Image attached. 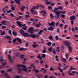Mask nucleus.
<instances>
[{
	"label": "nucleus",
	"instance_id": "nucleus-32",
	"mask_svg": "<svg viewBox=\"0 0 78 78\" xmlns=\"http://www.w3.org/2000/svg\"><path fill=\"white\" fill-rule=\"evenodd\" d=\"M37 78H40L41 76L42 77L43 76V75H40V76H39L38 74L37 75Z\"/></svg>",
	"mask_w": 78,
	"mask_h": 78
},
{
	"label": "nucleus",
	"instance_id": "nucleus-16",
	"mask_svg": "<svg viewBox=\"0 0 78 78\" xmlns=\"http://www.w3.org/2000/svg\"><path fill=\"white\" fill-rule=\"evenodd\" d=\"M12 34L14 36H17V32L15 31H12Z\"/></svg>",
	"mask_w": 78,
	"mask_h": 78
},
{
	"label": "nucleus",
	"instance_id": "nucleus-12",
	"mask_svg": "<svg viewBox=\"0 0 78 78\" xmlns=\"http://www.w3.org/2000/svg\"><path fill=\"white\" fill-rule=\"evenodd\" d=\"M54 29V27H50L48 29V30H51V31H53V30Z\"/></svg>",
	"mask_w": 78,
	"mask_h": 78
},
{
	"label": "nucleus",
	"instance_id": "nucleus-43",
	"mask_svg": "<svg viewBox=\"0 0 78 78\" xmlns=\"http://www.w3.org/2000/svg\"><path fill=\"white\" fill-rule=\"evenodd\" d=\"M5 34V32L4 31L2 33L0 34V35H1V36H2L3 35Z\"/></svg>",
	"mask_w": 78,
	"mask_h": 78
},
{
	"label": "nucleus",
	"instance_id": "nucleus-64",
	"mask_svg": "<svg viewBox=\"0 0 78 78\" xmlns=\"http://www.w3.org/2000/svg\"><path fill=\"white\" fill-rule=\"evenodd\" d=\"M71 30H72V32H74L75 31V29L73 28H72Z\"/></svg>",
	"mask_w": 78,
	"mask_h": 78
},
{
	"label": "nucleus",
	"instance_id": "nucleus-10",
	"mask_svg": "<svg viewBox=\"0 0 78 78\" xmlns=\"http://www.w3.org/2000/svg\"><path fill=\"white\" fill-rule=\"evenodd\" d=\"M20 0H15L14 1L15 2H16V4H18L19 5L20 4Z\"/></svg>",
	"mask_w": 78,
	"mask_h": 78
},
{
	"label": "nucleus",
	"instance_id": "nucleus-39",
	"mask_svg": "<svg viewBox=\"0 0 78 78\" xmlns=\"http://www.w3.org/2000/svg\"><path fill=\"white\" fill-rule=\"evenodd\" d=\"M32 46H33L34 48H36V47H37L36 45L34 44H32Z\"/></svg>",
	"mask_w": 78,
	"mask_h": 78
},
{
	"label": "nucleus",
	"instance_id": "nucleus-55",
	"mask_svg": "<svg viewBox=\"0 0 78 78\" xmlns=\"http://www.w3.org/2000/svg\"><path fill=\"white\" fill-rule=\"evenodd\" d=\"M21 71H23V70H19L18 69V73H21Z\"/></svg>",
	"mask_w": 78,
	"mask_h": 78
},
{
	"label": "nucleus",
	"instance_id": "nucleus-3",
	"mask_svg": "<svg viewBox=\"0 0 78 78\" xmlns=\"http://www.w3.org/2000/svg\"><path fill=\"white\" fill-rule=\"evenodd\" d=\"M16 40H17L18 41H19V42L20 43H22L21 40V39L19 38H16V39H13V40H12V42H16Z\"/></svg>",
	"mask_w": 78,
	"mask_h": 78
},
{
	"label": "nucleus",
	"instance_id": "nucleus-49",
	"mask_svg": "<svg viewBox=\"0 0 78 78\" xmlns=\"http://www.w3.org/2000/svg\"><path fill=\"white\" fill-rule=\"evenodd\" d=\"M2 66H5V65H6V62H4V63H2Z\"/></svg>",
	"mask_w": 78,
	"mask_h": 78
},
{
	"label": "nucleus",
	"instance_id": "nucleus-52",
	"mask_svg": "<svg viewBox=\"0 0 78 78\" xmlns=\"http://www.w3.org/2000/svg\"><path fill=\"white\" fill-rule=\"evenodd\" d=\"M12 71L11 69H8L7 71L8 72H11Z\"/></svg>",
	"mask_w": 78,
	"mask_h": 78
},
{
	"label": "nucleus",
	"instance_id": "nucleus-25",
	"mask_svg": "<svg viewBox=\"0 0 78 78\" xmlns=\"http://www.w3.org/2000/svg\"><path fill=\"white\" fill-rule=\"evenodd\" d=\"M24 50V48H21L19 49V50L20 51H22L23 50Z\"/></svg>",
	"mask_w": 78,
	"mask_h": 78
},
{
	"label": "nucleus",
	"instance_id": "nucleus-45",
	"mask_svg": "<svg viewBox=\"0 0 78 78\" xmlns=\"http://www.w3.org/2000/svg\"><path fill=\"white\" fill-rule=\"evenodd\" d=\"M48 8L49 9L51 10L52 9H53V8L51 6H48Z\"/></svg>",
	"mask_w": 78,
	"mask_h": 78
},
{
	"label": "nucleus",
	"instance_id": "nucleus-50",
	"mask_svg": "<svg viewBox=\"0 0 78 78\" xmlns=\"http://www.w3.org/2000/svg\"><path fill=\"white\" fill-rule=\"evenodd\" d=\"M8 57L9 59H11V56L9 55H8Z\"/></svg>",
	"mask_w": 78,
	"mask_h": 78
},
{
	"label": "nucleus",
	"instance_id": "nucleus-57",
	"mask_svg": "<svg viewBox=\"0 0 78 78\" xmlns=\"http://www.w3.org/2000/svg\"><path fill=\"white\" fill-rule=\"evenodd\" d=\"M20 31L22 32V33L24 34V30H23L22 29H20Z\"/></svg>",
	"mask_w": 78,
	"mask_h": 78
},
{
	"label": "nucleus",
	"instance_id": "nucleus-17",
	"mask_svg": "<svg viewBox=\"0 0 78 78\" xmlns=\"http://www.w3.org/2000/svg\"><path fill=\"white\" fill-rule=\"evenodd\" d=\"M51 43H52L51 42H48V43H47V45L48 46H50L51 45Z\"/></svg>",
	"mask_w": 78,
	"mask_h": 78
},
{
	"label": "nucleus",
	"instance_id": "nucleus-31",
	"mask_svg": "<svg viewBox=\"0 0 78 78\" xmlns=\"http://www.w3.org/2000/svg\"><path fill=\"white\" fill-rule=\"evenodd\" d=\"M52 49L51 48H50L48 49V51L50 52H52Z\"/></svg>",
	"mask_w": 78,
	"mask_h": 78
},
{
	"label": "nucleus",
	"instance_id": "nucleus-47",
	"mask_svg": "<svg viewBox=\"0 0 78 78\" xmlns=\"http://www.w3.org/2000/svg\"><path fill=\"white\" fill-rule=\"evenodd\" d=\"M10 16L11 17H14V14L12 13H10Z\"/></svg>",
	"mask_w": 78,
	"mask_h": 78
},
{
	"label": "nucleus",
	"instance_id": "nucleus-60",
	"mask_svg": "<svg viewBox=\"0 0 78 78\" xmlns=\"http://www.w3.org/2000/svg\"><path fill=\"white\" fill-rule=\"evenodd\" d=\"M5 71L4 70H2L1 71V73L2 74H3L5 73Z\"/></svg>",
	"mask_w": 78,
	"mask_h": 78
},
{
	"label": "nucleus",
	"instance_id": "nucleus-6",
	"mask_svg": "<svg viewBox=\"0 0 78 78\" xmlns=\"http://www.w3.org/2000/svg\"><path fill=\"white\" fill-rule=\"evenodd\" d=\"M23 36L25 37H30V34H29L28 33H25V34H23Z\"/></svg>",
	"mask_w": 78,
	"mask_h": 78
},
{
	"label": "nucleus",
	"instance_id": "nucleus-14",
	"mask_svg": "<svg viewBox=\"0 0 78 78\" xmlns=\"http://www.w3.org/2000/svg\"><path fill=\"white\" fill-rule=\"evenodd\" d=\"M35 68V66H33V70H34V72H35L36 73H38L39 71L38 69H37L36 70Z\"/></svg>",
	"mask_w": 78,
	"mask_h": 78
},
{
	"label": "nucleus",
	"instance_id": "nucleus-29",
	"mask_svg": "<svg viewBox=\"0 0 78 78\" xmlns=\"http://www.w3.org/2000/svg\"><path fill=\"white\" fill-rule=\"evenodd\" d=\"M48 26L49 27H52L53 26V25H52L51 23H48Z\"/></svg>",
	"mask_w": 78,
	"mask_h": 78
},
{
	"label": "nucleus",
	"instance_id": "nucleus-58",
	"mask_svg": "<svg viewBox=\"0 0 78 78\" xmlns=\"http://www.w3.org/2000/svg\"><path fill=\"white\" fill-rule=\"evenodd\" d=\"M34 31H31L30 32V34H34Z\"/></svg>",
	"mask_w": 78,
	"mask_h": 78
},
{
	"label": "nucleus",
	"instance_id": "nucleus-33",
	"mask_svg": "<svg viewBox=\"0 0 78 78\" xmlns=\"http://www.w3.org/2000/svg\"><path fill=\"white\" fill-rule=\"evenodd\" d=\"M55 37L56 40L58 41V40L59 37H58V36H55Z\"/></svg>",
	"mask_w": 78,
	"mask_h": 78
},
{
	"label": "nucleus",
	"instance_id": "nucleus-28",
	"mask_svg": "<svg viewBox=\"0 0 78 78\" xmlns=\"http://www.w3.org/2000/svg\"><path fill=\"white\" fill-rule=\"evenodd\" d=\"M40 27V26L38 25V24H37H37H35V27H36V28H39Z\"/></svg>",
	"mask_w": 78,
	"mask_h": 78
},
{
	"label": "nucleus",
	"instance_id": "nucleus-1",
	"mask_svg": "<svg viewBox=\"0 0 78 78\" xmlns=\"http://www.w3.org/2000/svg\"><path fill=\"white\" fill-rule=\"evenodd\" d=\"M17 66L18 67H21L24 68L23 69H20V68H18V69L19 70H22L23 71H24L25 72H27L28 71L27 69L26 68V67L25 65H23L21 64H18L17 65Z\"/></svg>",
	"mask_w": 78,
	"mask_h": 78
},
{
	"label": "nucleus",
	"instance_id": "nucleus-63",
	"mask_svg": "<svg viewBox=\"0 0 78 78\" xmlns=\"http://www.w3.org/2000/svg\"><path fill=\"white\" fill-rule=\"evenodd\" d=\"M74 37L75 38L78 37V34L75 35V36H74Z\"/></svg>",
	"mask_w": 78,
	"mask_h": 78
},
{
	"label": "nucleus",
	"instance_id": "nucleus-38",
	"mask_svg": "<svg viewBox=\"0 0 78 78\" xmlns=\"http://www.w3.org/2000/svg\"><path fill=\"white\" fill-rule=\"evenodd\" d=\"M70 23L71 24V26H73V20H72L70 22Z\"/></svg>",
	"mask_w": 78,
	"mask_h": 78
},
{
	"label": "nucleus",
	"instance_id": "nucleus-37",
	"mask_svg": "<svg viewBox=\"0 0 78 78\" xmlns=\"http://www.w3.org/2000/svg\"><path fill=\"white\" fill-rule=\"evenodd\" d=\"M4 37L5 38H7V39H9L10 38V37H9V36H4Z\"/></svg>",
	"mask_w": 78,
	"mask_h": 78
},
{
	"label": "nucleus",
	"instance_id": "nucleus-62",
	"mask_svg": "<svg viewBox=\"0 0 78 78\" xmlns=\"http://www.w3.org/2000/svg\"><path fill=\"white\" fill-rule=\"evenodd\" d=\"M60 72H61L62 73H63V70H62V69H60Z\"/></svg>",
	"mask_w": 78,
	"mask_h": 78
},
{
	"label": "nucleus",
	"instance_id": "nucleus-36",
	"mask_svg": "<svg viewBox=\"0 0 78 78\" xmlns=\"http://www.w3.org/2000/svg\"><path fill=\"white\" fill-rule=\"evenodd\" d=\"M41 55V54H38V55L37 56V58H41V56H40Z\"/></svg>",
	"mask_w": 78,
	"mask_h": 78
},
{
	"label": "nucleus",
	"instance_id": "nucleus-26",
	"mask_svg": "<svg viewBox=\"0 0 78 78\" xmlns=\"http://www.w3.org/2000/svg\"><path fill=\"white\" fill-rule=\"evenodd\" d=\"M66 47H68V49L69 50L72 49V48L70 46H66Z\"/></svg>",
	"mask_w": 78,
	"mask_h": 78
},
{
	"label": "nucleus",
	"instance_id": "nucleus-30",
	"mask_svg": "<svg viewBox=\"0 0 78 78\" xmlns=\"http://www.w3.org/2000/svg\"><path fill=\"white\" fill-rule=\"evenodd\" d=\"M57 8L58 9H60V10H62L63 9V7L62 6L59 7H58Z\"/></svg>",
	"mask_w": 78,
	"mask_h": 78
},
{
	"label": "nucleus",
	"instance_id": "nucleus-59",
	"mask_svg": "<svg viewBox=\"0 0 78 78\" xmlns=\"http://www.w3.org/2000/svg\"><path fill=\"white\" fill-rule=\"evenodd\" d=\"M59 24V23L58 22H57L56 24V25H55V26L57 27V26H58Z\"/></svg>",
	"mask_w": 78,
	"mask_h": 78
},
{
	"label": "nucleus",
	"instance_id": "nucleus-40",
	"mask_svg": "<svg viewBox=\"0 0 78 78\" xmlns=\"http://www.w3.org/2000/svg\"><path fill=\"white\" fill-rule=\"evenodd\" d=\"M46 49H44V50H43V51H42V53H46Z\"/></svg>",
	"mask_w": 78,
	"mask_h": 78
},
{
	"label": "nucleus",
	"instance_id": "nucleus-51",
	"mask_svg": "<svg viewBox=\"0 0 78 78\" xmlns=\"http://www.w3.org/2000/svg\"><path fill=\"white\" fill-rule=\"evenodd\" d=\"M15 7H12V8H11V9L12 10V11H14L15 10Z\"/></svg>",
	"mask_w": 78,
	"mask_h": 78
},
{
	"label": "nucleus",
	"instance_id": "nucleus-54",
	"mask_svg": "<svg viewBox=\"0 0 78 78\" xmlns=\"http://www.w3.org/2000/svg\"><path fill=\"white\" fill-rule=\"evenodd\" d=\"M39 31V30H33V31L34 32H38Z\"/></svg>",
	"mask_w": 78,
	"mask_h": 78
},
{
	"label": "nucleus",
	"instance_id": "nucleus-11",
	"mask_svg": "<svg viewBox=\"0 0 78 78\" xmlns=\"http://www.w3.org/2000/svg\"><path fill=\"white\" fill-rule=\"evenodd\" d=\"M30 37L33 38H35L36 37V35L35 34H30Z\"/></svg>",
	"mask_w": 78,
	"mask_h": 78
},
{
	"label": "nucleus",
	"instance_id": "nucleus-34",
	"mask_svg": "<svg viewBox=\"0 0 78 78\" xmlns=\"http://www.w3.org/2000/svg\"><path fill=\"white\" fill-rule=\"evenodd\" d=\"M51 24H52V25H53V26L55 25V22L54 21H52V22H51Z\"/></svg>",
	"mask_w": 78,
	"mask_h": 78
},
{
	"label": "nucleus",
	"instance_id": "nucleus-15",
	"mask_svg": "<svg viewBox=\"0 0 78 78\" xmlns=\"http://www.w3.org/2000/svg\"><path fill=\"white\" fill-rule=\"evenodd\" d=\"M43 32H44V30H40L38 32V35H42V34H41V33H42Z\"/></svg>",
	"mask_w": 78,
	"mask_h": 78
},
{
	"label": "nucleus",
	"instance_id": "nucleus-2",
	"mask_svg": "<svg viewBox=\"0 0 78 78\" xmlns=\"http://www.w3.org/2000/svg\"><path fill=\"white\" fill-rule=\"evenodd\" d=\"M55 14L57 16H55L54 18H55L58 19L59 17V16L61 15L60 13V11L59 10H58L55 12Z\"/></svg>",
	"mask_w": 78,
	"mask_h": 78
},
{
	"label": "nucleus",
	"instance_id": "nucleus-4",
	"mask_svg": "<svg viewBox=\"0 0 78 78\" xmlns=\"http://www.w3.org/2000/svg\"><path fill=\"white\" fill-rule=\"evenodd\" d=\"M30 12L32 14L35 15H37V11L34 10L33 9H30Z\"/></svg>",
	"mask_w": 78,
	"mask_h": 78
},
{
	"label": "nucleus",
	"instance_id": "nucleus-27",
	"mask_svg": "<svg viewBox=\"0 0 78 78\" xmlns=\"http://www.w3.org/2000/svg\"><path fill=\"white\" fill-rule=\"evenodd\" d=\"M66 58L67 59H68V56H69V53H67L66 54Z\"/></svg>",
	"mask_w": 78,
	"mask_h": 78
},
{
	"label": "nucleus",
	"instance_id": "nucleus-42",
	"mask_svg": "<svg viewBox=\"0 0 78 78\" xmlns=\"http://www.w3.org/2000/svg\"><path fill=\"white\" fill-rule=\"evenodd\" d=\"M49 39L51 40H52L53 39V37H52V36H50L49 37Z\"/></svg>",
	"mask_w": 78,
	"mask_h": 78
},
{
	"label": "nucleus",
	"instance_id": "nucleus-5",
	"mask_svg": "<svg viewBox=\"0 0 78 78\" xmlns=\"http://www.w3.org/2000/svg\"><path fill=\"white\" fill-rule=\"evenodd\" d=\"M64 43H65V45L66 47L70 46L71 45H72L71 43L67 41H65Z\"/></svg>",
	"mask_w": 78,
	"mask_h": 78
},
{
	"label": "nucleus",
	"instance_id": "nucleus-48",
	"mask_svg": "<svg viewBox=\"0 0 78 78\" xmlns=\"http://www.w3.org/2000/svg\"><path fill=\"white\" fill-rule=\"evenodd\" d=\"M66 11H65L64 12H62V11H61V12H60V13H61V14H65L66 13Z\"/></svg>",
	"mask_w": 78,
	"mask_h": 78
},
{
	"label": "nucleus",
	"instance_id": "nucleus-7",
	"mask_svg": "<svg viewBox=\"0 0 78 78\" xmlns=\"http://www.w3.org/2000/svg\"><path fill=\"white\" fill-rule=\"evenodd\" d=\"M16 23L18 25L19 27H23V24L20 23V21H16Z\"/></svg>",
	"mask_w": 78,
	"mask_h": 78
},
{
	"label": "nucleus",
	"instance_id": "nucleus-21",
	"mask_svg": "<svg viewBox=\"0 0 78 78\" xmlns=\"http://www.w3.org/2000/svg\"><path fill=\"white\" fill-rule=\"evenodd\" d=\"M30 17V16L29 15H25V17L26 19Z\"/></svg>",
	"mask_w": 78,
	"mask_h": 78
},
{
	"label": "nucleus",
	"instance_id": "nucleus-19",
	"mask_svg": "<svg viewBox=\"0 0 78 78\" xmlns=\"http://www.w3.org/2000/svg\"><path fill=\"white\" fill-rule=\"evenodd\" d=\"M25 56L24 55H20V58H21V59H23L24 58V56Z\"/></svg>",
	"mask_w": 78,
	"mask_h": 78
},
{
	"label": "nucleus",
	"instance_id": "nucleus-53",
	"mask_svg": "<svg viewBox=\"0 0 78 78\" xmlns=\"http://www.w3.org/2000/svg\"><path fill=\"white\" fill-rule=\"evenodd\" d=\"M45 4L46 5H49V4H50L49 3V2L46 1V2Z\"/></svg>",
	"mask_w": 78,
	"mask_h": 78
},
{
	"label": "nucleus",
	"instance_id": "nucleus-9",
	"mask_svg": "<svg viewBox=\"0 0 78 78\" xmlns=\"http://www.w3.org/2000/svg\"><path fill=\"white\" fill-rule=\"evenodd\" d=\"M34 30V28L33 27H31L27 31L29 32V33H30L31 31H32Z\"/></svg>",
	"mask_w": 78,
	"mask_h": 78
},
{
	"label": "nucleus",
	"instance_id": "nucleus-8",
	"mask_svg": "<svg viewBox=\"0 0 78 78\" xmlns=\"http://www.w3.org/2000/svg\"><path fill=\"white\" fill-rule=\"evenodd\" d=\"M76 19V18L74 16H72L70 17V20H73Z\"/></svg>",
	"mask_w": 78,
	"mask_h": 78
},
{
	"label": "nucleus",
	"instance_id": "nucleus-35",
	"mask_svg": "<svg viewBox=\"0 0 78 78\" xmlns=\"http://www.w3.org/2000/svg\"><path fill=\"white\" fill-rule=\"evenodd\" d=\"M54 50L53 49V50H52V53H53V54H54V55H56V52H55V51H54L53 50Z\"/></svg>",
	"mask_w": 78,
	"mask_h": 78
},
{
	"label": "nucleus",
	"instance_id": "nucleus-41",
	"mask_svg": "<svg viewBox=\"0 0 78 78\" xmlns=\"http://www.w3.org/2000/svg\"><path fill=\"white\" fill-rule=\"evenodd\" d=\"M42 58H45V54H42Z\"/></svg>",
	"mask_w": 78,
	"mask_h": 78
},
{
	"label": "nucleus",
	"instance_id": "nucleus-56",
	"mask_svg": "<svg viewBox=\"0 0 78 78\" xmlns=\"http://www.w3.org/2000/svg\"><path fill=\"white\" fill-rule=\"evenodd\" d=\"M2 29H4V28H6V26H2Z\"/></svg>",
	"mask_w": 78,
	"mask_h": 78
},
{
	"label": "nucleus",
	"instance_id": "nucleus-61",
	"mask_svg": "<svg viewBox=\"0 0 78 78\" xmlns=\"http://www.w3.org/2000/svg\"><path fill=\"white\" fill-rule=\"evenodd\" d=\"M63 26V24H60L59 25V27H60L61 28H62V26Z\"/></svg>",
	"mask_w": 78,
	"mask_h": 78
},
{
	"label": "nucleus",
	"instance_id": "nucleus-23",
	"mask_svg": "<svg viewBox=\"0 0 78 78\" xmlns=\"http://www.w3.org/2000/svg\"><path fill=\"white\" fill-rule=\"evenodd\" d=\"M6 12H7V13H10L11 12H12V10H6Z\"/></svg>",
	"mask_w": 78,
	"mask_h": 78
},
{
	"label": "nucleus",
	"instance_id": "nucleus-20",
	"mask_svg": "<svg viewBox=\"0 0 78 78\" xmlns=\"http://www.w3.org/2000/svg\"><path fill=\"white\" fill-rule=\"evenodd\" d=\"M27 27H23V28H22V29H23L24 30H27Z\"/></svg>",
	"mask_w": 78,
	"mask_h": 78
},
{
	"label": "nucleus",
	"instance_id": "nucleus-24",
	"mask_svg": "<svg viewBox=\"0 0 78 78\" xmlns=\"http://www.w3.org/2000/svg\"><path fill=\"white\" fill-rule=\"evenodd\" d=\"M61 17H62V18L64 19L65 17V15L63 14H62L61 15Z\"/></svg>",
	"mask_w": 78,
	"mask_h": 78
},
{
	"label": "nucleus",
	"instance_id": "nucleus-18",
	"mask_svg": "<svg viewBox=\"0 0 78 78\" xmlns=\"http://www.w3.org/2000/svg\"><path fill=\"white\" fill-rule=\"evenodd\" d=\"M4 75H6V76L7 77H6V78H11L9 76L8 74L7 73H4Z\"/></svg>",
	"mask_w": 78,
	"mask_h": 78
},
{
	"label": "nucleus",
	"instance_id": "nucleus-22",
	"mask_svg": "<svg viewBox=\"0 0 78 78\" xmlns=\"http://www.w3.org/2000/svg\"><path fill=\"white\" fill-rule=\"evenodd\" d=\"M58 10V8H55L54 9V10L53 12L55 13V12H56V11H57Z\"/></svg>",
	"mask_w": 78,
	"mask_h": 78
},
{
	"label": "nucleus",
	"instance_id": "nucleus-13",
	"mask_svg": "<svg viewBox=\"0 0 78 78\" xmlns=\"http://www.w3.org/2000/svg\"><path fill=\"white\" fill-rule=\"evenodd\" d=\"M6 23H7V22L6 21H2L1 23V24H2L3 25H6Z\"/></svg>",
	"mask_w": 78,
	"mask_h": 78
},
{
	"label": "nucleus",
	"instance_id": "nucleus-46",
	"mask_svg": "<svg viewBox=\"0 0 78 78\" xmlns=\"http://www.w3.org/2000/svg\"><path fill=\"white\" fill-rule=\"evenodd\" d=\"M50 70L51 71H54V69H53V68H52V67L50 68Z\"/></svg>",
	"mask_w": 78,
	"mask_h": 78
},
{
	"label": "nucleus",
	"instance_id": "nucleus-44",
	"mask_svg": "<svg viewBox=\"0 0 78 78\" xmlns=\"http://www.w3.org/2000/svg\"><path fill=\"white\" fill-rule=\"evenodd\" d=\"M14 78H20V76L17 75L16 76V77H15Z\"/></svg>",
	"mask_w": 78,
	"mask_h": 78
}]
</instances>
